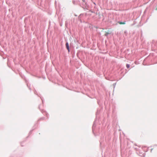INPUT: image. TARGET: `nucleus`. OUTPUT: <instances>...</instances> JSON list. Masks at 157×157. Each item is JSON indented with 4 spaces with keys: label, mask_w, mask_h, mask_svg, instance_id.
<instances>
[{
    "label": "nucleus",
    "mask_w": 157,
    "mask_h": 157,
    "mask_svg": "<svg viewBox=\"0 0 157 157\" xmlns=\"http://www.w3.org/2000/svg\"><path fill=\"white\" fill-rule=\"evenodd\" d=\"M66 47L67 48L68 50V52H70V49H69V45L68 42H67L66 44Z\"/></svg>",
    "instance_id": "obj_1"
},
{
    "label": "nucleus",
    "mask_w": 157,
    "mask_h": 157,
    "mask_svg": "<svg viewBox=\"0 0 157 157\" xmlns=\"http://www.w3.org/2000/svg\"><path fill=\"white\" fill-rule=\"evenodd\" d=\"M41 110V112L44 114H46V116L48 117V114L46 113V112L44 110Z\"/></svg>",
    "instance_id": "obj_2"
},
{
    "label": "nucleus",
    "mask_w": 157,
    "mask_h": 157,
    "mask_svg": "<svg viewBox=\"0 0 157 157\" xmlns=\"http://www.w3.org/2000/svg\"><path fill=\"white\" fill-rule=\"evenodd\" d=\"M96 122L95 120L94 121V124L93 125L92 128H93V132H94V128L96 126V124H95V122Z\"/></svg>",
    "instance_id": "obj_3"
},
{
    "label": "nucleus",
    "mask_w": 157,
    "mask_h": 157,
    "mask_svg": "<svg viewBox=\"0 0 157 157\" xmlns=\"http://www.w3.org/2000/svg\"><path fill=\"white\" fill-rule=\"evenodd\" d=\"M130 67V65L129 64H126V67L127 68H129Z\"/></svg>",
    "instance_id": "obj_4"
},
{
    "label": "nucleus",
    "mask_w": 157,
    "mask_h": 157,
    "mask_svg": "<svg viewBox=\"0 0 157 157\" xmlns=\"http://www.w3.org/2000/svg\"><path fill=\"white\" fill-rule=\"evenodd\" d=\"M59 20H61V21L62 20V19L61 18V17L60 16L59 17Z\"/></svg>",
    "instance_id": "obj_5"
},
{
    "label": "nucleus",
    "mask_w": 157,
    "mask_h": 157,
    "mask_svg": "<svg viewBox=\"0 0 157 157\" xmlns=\"http://www.w3.org/2000/svg\"><path fill=\"white\" fill-rule=\"evenodd\" d=\"M118 23H119L120 24H123V23L120 21H118Z\"/></svg>",
    "instance_id": "obj_6"
},
{
    "label": "nucleus",
    "mask_w": 157,
    "mask_h": 157,
    "mask_svg": "<svg viewBox=\"0 0 157 157\" xmlns=\"http://www.w3.org/2000/svg\"><path fill=\"white\" fill-rule=\"evenodd\" d=\"M82 15V14H80V16H79V17H78V18H79V19H80V20H80V17H81V15Z\"/></svg>",
    "instance_id": "obj_7"
},
{
    "label": "nucleus",
    "mask_w": 157,
    "mask_h": 157,
    "mask_svg": "<svg viewBox=\"0 0 157 157\" xmlns=\"http://www.w3.org/2000/svg\"><path fill=\"white\" fill-rule=\"evenodd\" d=\"M109 34V33H106L105 34V36H107Z\"/></svg>",
    "instance_id": "obj_8"
},
{
    "label": "nucleus",
    "mask_w": 157,
    "mask_h": 157,
    "mask_svg": "<svg viewBox=\"0 0 157 157\" xmlns=\"http://www.w3.org/2000/svg\"><path fill=\"white\" fill-rule=\"evenodd\" d=\"M122 23H123V24H125L126 23V21H124Z\"/></svg>",
    "instance_id": "obj_9"
},
{
    "label": "nucleus",
    "mask_w": 157,
    "mask_h": 157,
    "mask_svg": "<svg viewBox=\"0 0 157 157\" xmlns=\"http://www.w3.org/2000/svg\"><path fill=\"white\" fill-rule=\"evenodd\" d=\"M41 98V100H42V103H43V101H43V99H42V98Z\"/></svg>",
    "instance_id": "obj_10"
},
{
    "label": "nucleus",
    "mask_w": 157,
    "mask_h": 157,
    "mask_svg": "<svg viewBox=\"0 0 157 157\" xmlns=\"http://www.w3.org/2000/svg\"><path fill=\"white\" fill-rule=\"evenodd\" d=\"M115 85H116V83L113 84V85L114 86V87H115Z\"/></svg>",
    "instance_id": "obj_11"
},
{
    "label": "nucleus",
    "mask_w": 157,
    "mask_h": 157,
    "mask_svg": "<svg viewBox=\"0 0 157 157\" xmlns=\"http://www.w3.org/2000/svg\"><path fill=\"white\" fill-rule=\"evenodd\" d=\"M55 6H56V1H55Z\"/></svg>",
    "instance_id": "obj_12"
},
{
    "label": "nucleus",
    "mask_w": 157,
    "mask_h": 157,
    "mask_svg": "<svg viewBox=\"0 0 157 157\" xmlns=\"http://www.w3.org/2000/svg\"><path fill=\"white\" fill-rule=\"evenodd\" d=\"M152 150H153V149H151V151H152Z\"/></svg>",
    "instance_id": "obj_13"
},
{
    "label": "nucleus",
    "mask_w": 157,
    "mask_h": 157,
    "mask_svg": "<svg viewBox=\"0 0 157 157\" xmlns=\"http://www.w3.org/2000/svg\"><path fill=\"white\" fill-rule=\"evenodd\" d=\"M29 89L30 90V88L29 87Z\"/></svg>",
    "instance_id": "obj_14"
},
{
    "label": "nucleus",
    "mask_w": 157,
    "mask_h": 157,
    "mask_svg": "<svg viewBox=\"0 0 157 157\" xmlns=\"http://www.w3.org/2000/svg\"><path fill=\"white\" fill-rule=\"evenodd\" d=\"M39 108L40 109V106H39Z\"/></svg>",
    "instance_id": "obj_15"
},
{
    "label": "nucleus",
    "mask_w": 157,
    "mask_h": 157,
    "mask_svg": "<svg viewBox=\"0 0 157 157\" xmlns=\"http://www.w3.org/2000/svg\"><path fill=\"white\" fill-rule=\"evenodd\" d=\"M27 86H28V84H27Z\"/></svg>",
    "instance_id": "obj_16"
},
{
    "label": "nucleus",
    "mask_w": 157,
    "mask_h": 157,
    "mask_svg": "<svg viewBox=\"0 0 157 157\" xmlns=\"http://www.w3.org/2000/svg\"><path fill=\"white\" fill-rule=\"evenodd\" d=\"M155 146H157V145H155Z\"/></svg>",
    "instance_id": "obj_17"
}]
</instances>
